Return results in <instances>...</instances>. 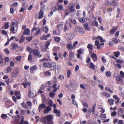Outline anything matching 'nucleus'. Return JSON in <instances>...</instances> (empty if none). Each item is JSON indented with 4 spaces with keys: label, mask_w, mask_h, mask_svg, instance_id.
<instances>
[{
    "label": "nucleus",
    "mask_w": 124,
    "mask_h": 124,
    "mask_svg": "<svg viewBox=\"0 0 124 124\" xmlns=\"http://www.w3.org/2000/svg\"><path fill=\"white\" fill-rule=\"evenodd\" d=\"M10 12L11 14H13L14 12V8L12 7L10 8Z\"/></svg>",
    "instance_id": "nucleus-52"
},
{
    "label": "nucleus",
    "mask_w": 124,
    "mask_h": 124,
    "mask_svg": "<svg viewBox=\"0 0 124 124\" xmlns=\"http://www.w3.org/2000/svg\"><path fill=\"white\" fill-rule=\"evenodd\" d=\"M53 117L51 115H49L46 116V119L47 122H45V124H53V122L52 121Z\"/></svg>",
    "instance_id": "nucleus-1"
},
{
    "label": "nucleus",
    "mask_w": 124,
    "mask_h": 124,
    "mask_svg": "<svg viewBox=\"0 0 124 124\" xmlns=\"http://www.w3.org/2000/svg\"><path fill=\"white\" fill-rule=\"evenodd\" d=\"M46 107L44 103H42L39 105L38 108L40 111L42 110L44 108H45Z\"/></svg>",
    "instance_id": "nucleus-17"
},
{
    "label": "nucleus",
    "mask_w": 124,
    "mask_h": 124,
    "mask_svg": "<svg viewBox=\"0 0 124 124\" xmlns=\"http://www.w3.org/2000/svg\"><path fill=\"white\" fill-rule=\"evenodd\" d=\"M114 100L112 99H110L108 100V102L110 105H113L114 104Z\"/></svg>",
    "instance_id": "nucleus-20"
},
{
    "label": "nucleus",
    "mask_w": 124,
    "mask_h": 124,
    "mask_svg": "<svg viewBox=\"0 0 124 124\" xmlns=\"http://www.w3.org/2000/svg\"><path fill=\"white\" fill-rule=\"evenodd\" d=\"M58 78L60 80H62L64 79V77L63 76L60 75L59 76Z\"/></svg>",
    "instance_id": "nucleus-60"
},
{
    "label": "nucleus",
    "mask_w": 124,
    "mask_h": 124,
    "mask_svg": "<svg viewBox=\"0 0 124 124\" xmlns=\"http://www.w3.org/2000/svg\"><path fill=\"white\" fill-rule=\"evenodd\" d=\"M40 39L42 40H46L47 39V38L46 35H43L42 36L40 37Z\"/></svg>",
    "instance_id": "nucleus-47"
},
{
    "label": "nucleus",
    "mask_w": 124,
    "mask_h": 124,
    "mask_svg": "<svg viewBox=\"0 0 124 124\" xmlns=\"http://www.w3.org/2000/svg\"><path fill=\"white\" fill-rule=\"evenodd\" d=\"M30 30L29 29L27 28L25 29L24 32V34L27 35H28L30 34Z\"/></svg>",
    "instance_id": "nucleus-18"
},
{
    "label": "nucleus",
    "mask_w": 124,
    "mask_h": 124,
    "mask_svg": "<svg viewBox=\"0 0 124 124\" xmlns=\"http://www.w3.org/2000/svg\"><path fill=\"white\" fill-rule=\"evenodd\" d=\"M26 103L28 106L31 108L32 106V104L31 102L30 101H28L26 102Z\"/></svg>",
    "instance_id": "nucleus-51"
},
{
    "label": "nucleus",
    "mask_w": 124,
    "mask_h": 124,
    "mask_svg": "<svg viewBox=\"0 0 124 124\" xmlns=\"http://www.w3.org/2000/svg\"><path fill=\"white\" fill-rule=\"evenodd\" d=\"M51 63L48 62H45L43 63V66L45 68H50Z\"/></svg>",
    "instance_id": "nucleus-13"
},
{
    "label": "nucleus",
    "mask_w": 124,
    "mask_h": 124,
    "mask_svg": "<svg viewBox=\"0 0 124 124\" xmlns=\"http://www.w3.org/2000/svg\"><path fill=\"white\" fill-rule=\"evenodd\" d=\"M54 39L56 41L59 42L60 40V39L59 37L56 36L54 38Z\"/></svg>",
    "instance_id": "nucleus-39"
},
{
    "label": "nucleus",
    "mask_w": 124,
    "mask_h": 124,
    "mask_svg": "<svg viewBox=\"0 0 124 124\" xmlns=\"http://www.w3.org/2000/svg\"><path fill=\"white\" fill-rule=\"evenodd\" d=\"M19 69L16 68L14 70L12 74V76L14 77H16L18 76L19 74Z\"/></svg>",
    "instance_id": "nucleus-3"
},
{
    "label": "nucleus",
    "mask_w": 124,
    "mask_h": 124,
    "mask_svg": "<svg viewBox=\"0 0 124 124\" xmlns=\"http://www.w3.org/2000/svg\"><path fill=\"white\" fill-rule=\"evenodd\" d=\"M24 118L22 116L19 124H23L24 123Z\"/></svg>",
    "instance_id": "nucleus-50"
},
{
    "label": "nucleus",
    "mask_w": 124,
    "mask_h": 124,
    "mask_svg": "<svg viewBox=\"0 0 124 124\" xmlns=\"http://www.w3.org/2000/svg\"><path fill=\"white\" fill-rule=\"evenodd\" d=\"M74 87L70 85L68 87V90L70 91H73L74 90Z\"/></svg>",
    "instance_id": "nucleus-55"
},
{
    "label": "nucleus",
    "mask_w": 124,
    "mask_h": 124,
    "mask_svg": "<svg viewBox=\"0 0 124 124\" xmlns=\"http://www.w3.org/2000/svg\"><path fill=\"white\" fill-rule=\"evenodd\" d=\"M12 69L11 67H8L6 70L7 73H8L10 72L11 71Z\"/></svg>",
    "instance_id": "nucleus-46"
},
{
    "label": "nucleus",
    "mask_w": 124,
    "mask_h": 124,
    "mask_svg": "<svg viewBox=\"0 0 124 124\" xmlns=\"http://www.w3.org/2000/svg\"><path fill=\"white\" fill-rule=\"evenodd\" d=\"M84 30L82 27H80L78 32H79L81 33H83Z\"/></svg>",
    "instance_id": "nucleus-37"
},
{
    "label": "nucleus",
    "mask_w": 124,
    "mask_h": 124,
    "mask_svg": "<svg viewBox=\"0 0 124 124\" xmlns=\"http://www.w3.org/2000/svg\"><path fill=\"white\" fill-rule=\"evenodd\" d=\"M5 85V83L3 82H0V91H1L2 90V87L1 86V85Z\"/></svg>",
    "instance_id": "nucleus-42"
},
{
    "label": "nucleus",
    "mask_w": 124,
    "mask_h": 124,
    "mask_svg": "<svg viewBox=\"0 0 124 124\" xmlns=\"http://www.w3.org/2000/svg\"><path fill=\"white\" fill-rule=\"evenodd\" d=\"M44 73L45 75L48 76H50L51 74V73L49 71H48L45 72Z\"/></svg>",
    "instance_id": "nucleus-64"
},
{
    "label": "nucleus",
    "mask_w": 124,
    "mask_h": 124,
    "mask_svg": "<svg viewBox=\"0 0 124 124\" xmlns=\"http://www.w3.org/2000/svg\"><path fill=\"white\" fill-rule=\"evenodd\" d=\"M95 65L92 62H90V68L92 69H94L95 68Z\"/></svg>",
    "instance_id": "nucleus-36"
},
{
    "label": "nucleus",
    "mask_w": 124,
    "mask_h": 124,
    "mask_svg": "<svg viewBox=\"0 0 124 124\" xmlns=\"http://www.w3.org/2000/svg\"><path fill=\"white\" fill-rule=\"evenodd\" d=\"M43 30L45 33H47L48 31V28L46 26H45L43 28Z\"/></svg>",
    "instance_id": "nucleus-35"
},
{
    "label": "nucleus",
    "mask_w": 124,
    "mask_h": 124,
    "mask_svg": "<svg viewBox=\"0 0 124 124\" xmlns=\"http://www.w3.org/2000/svg\"><path fill=\"white\" fill-rule=\"evenodd\" d=\"M53 101L51 100H49L48 102V105L51 108L52 106L53 105Z\"/></svg>",
    "instance_id": "nucleus-38"
},
{
    "label": "nucleus",
    "mask_w": 124,
    "mask_h": 124,
    "mask_svg": "<svg viewBox=\"0 0 124 124\" xmlns=\"http://www.w3.org/2000/svg\"><path fill=\"white\" fill-rule=\"evenodd\" d=\"M79 20L80 22L81 23H84L85 21V18L84 17H82L81 18H79Z\"/></svg>",
    "instance_id": "nucleus-34"
},
{
    "label": "nucleus",
    "mask_w": 124,
    "mask_h": 124,
    "mask_svg": "<svg viewBox=\"0 0 124 124\" xmlns=\"http://www.w3.org/2000/svg\"><path fill=\"white\" fill-rule=\"evenodd\" d=\"M83 106L85 108H87L88 107V104L85 102H83L82 103Z\"/></svg>",
    "instance_id": "nucleus-40"
},
{
    "label": "nucleus",
    "mask_w": 124,
    "mask_h": 124,
    "mask_svg": "<svg viewBox=\"0 0 124 124\" xmlns=\"http://www.w3.org/2000/svg\"><path fill=\"white\" fill-rule=\"evenodd\" d=\"M74 37L73 34L70 33H67L65 35V37L68 41H70Z\"/></svg>",
    "instance_id": "nucleus-2"
},
{
    "label": "nucleus",
    "mask_w": 124,
    "mask_h": 124,
    "mask_svg": "<svg viewBox=\"0 0 124 124\" xmlns=\"http://www.w3.org/2000/svg\"><path fill=\"white\" fill-rule=\"evenodd\" d=\"M27 84L30 86L31 85L30 82H24L22 83V85L25 88H26V87Z\"/></svg>",
    "instance_id": "nucleus-22"
},
{
    "label": "nucleus",
    "mask_w": 124,
    "mask_h": 124,
    "mask_svg": "<svg viewBox=\"0 0 124 124\" xmlns=\"http://www.w3.org/2000/svg\"><path fill=\"white\" fill-rule=\"evenodd\" d=\"M69 56L71 58H72L74 56V53L71 51L70 52Z\"/></svg>",
    "instance_id": "nucleus-54"
},
{
    "label": "nucleus",
    "mask_w": 124,
    "mask_h": 124,
    "mask_svg": "<svg viewBox=\"0 0 124 124\" xmlns=\"http://www.w3.org/2000/svg\"><path fill=\"white\" fill-rule=\"evenodd\" d=\"M57 85V84H54L53 85L52 87L54 88V89L53 90V91L54 92H55L57 90V88L56 87Z\"/></svg>",
    "instance_id": "nucleus-32"
},
{
    "label": "nucleus",
    "mask_w": 124,
    "mask_h": 124,
    "mask_svg": "<svg viewBox=\"0 0 124 124\" xmlns=\"http://www.w3.org/2000/svg\"><path fill=\"white\" fill-rule=\"evenodd\" d=\"M18 45L16 43L13 42L11 44V49L12 50H14L18 48Z\"/></svg>",
    "instance_id": "nucleus-6"
},
{
    "label": "nucleus",
    "mask_w": 124,
    "mask_h": 124,
    "mask_svg": "<svg viewBox=\"0 0 124 124\" xmlns=\"http://www.w3.org/2000/svg\"><path fill=\"white\" fill-rule=\"evenodd\" d=\"M116 62L119 63H123V62L121 60L117 59L116 61Z\"/></svg>",
    "instance_id": "nucleus-63"
},
{
    "label": "nucleus",
    "mask_w": 124,
    "mask_h": 124,
    "mask_svg": "<svg viewBox=\"0 0 124 124\" xmlns=\"http://www.w3.org/2000/svg\"><path fill=\"white\" fill-rule=\"evenodd\" d=\"M51 110L52 108L50 107L47 106V107H46L45 108L44 110V113L45 114H47Z\"/></svg>",
    "instance_id": "nucleus-11"
},
{
    "label": "nucleus",
    "mask_w": 124,
    "mask_h": 124,
    "mask_svg": "<svg viewBox=\"0 0 124 124\" xmlns=\"http://www.w3.org/2000/svg\"><path fill=\"white\" fill-rule=\"evenodd\" d=\"M83 26L85 29L86 31H91V27L88 26V23H85L83 25Z\"/></svg>",
    "instance_id": "nucleus-7"
},
{
    "label": "nucleus",
    "mask_w": 124,
    "mask_h": 124,
    "mask_svg": "<svg viewBox=\"0 0 124 124\" xmlns=\"http://www.w3.org/2000/svg\"><path fill=\"white\" fill-rule=\"evenodd\" d=\"M93 46L91 44H89L88 45L87 47L89 49L91 50H92L93 49Z\"/></svg>",
    "instance_id": "nucleus-44"
},
{
    "label": "nucleus",
    "mask_w": 124,
    "mask_h": 124,
    "mask_svg": "<svg viewBox=\"0 0 124 124\" xmlns=\"http://www.w3.org/2000/svg\"><path fill=\"white\" fill-rule=\"evenodd\" d=\"M113 53L115 56L116 57H118L120 54V52L119 51L117 52H114Z\"/></svg>",
    "instance_id": "nucleus-28"
},
{
    "label": "nucleus",
    "mask_w": 124,
    "mask_h": 124,
    "mask_svg": "<svg viewBox=\"0 0 124 124\" xmlns=\"http://www.w3.org/2000/svg\"><path fill=\"white\" fill-rule=\"evenodd\" d=\"M72 23L73 24H75L76 23V20L74 19H73L72 18H70V19Z\"/></svg>",
    "instance_id": "nucleus-56"
},
{
    "label": "nucleus",
    "mask_w": 124,
    "mask_h": 124,
    "mask_svg": "<svg viewBox=\"0 0 124 124\" xmlns=\"http://www.w3.org/2000/svg\"><path fill=\"white\" fill-rule=\"evenodd\" d=\"M74 7L73 5H71L69 7L70 10L71 11L73 12L75 10V9L74 8Z\"/></svg>",
    "instance_id": "nucleus-58"
},
{
    "label": "nucleus",
    "mask_w": 124,
    "mask_h": 124,
    "mask_svg": "<svg viewBox=\"0 0 124 124\" xmlns=\"http://www.w3.org/2000/svg\"><path fill=\"white\" fill-rule=\"evenodd\" d=\"M123 113V111L122 108H119L118 111V113L119 115L121 116Z\"/></svg>",
    "instance_id": "nucleus-30"
},
{
    "label": "nucleus",
    "mask_w": 124,
    "mask_h": 124,
    "mask_svg": "<svg viewBox=\"0 0 124 124\" xmlns=\"http://www.w3.org/2000/svg\"><path fill=\"white\" fill-rule=\"evenodd\" d=\"M71 74V71L69 70H67V77L68 78H69Z\"/></svg>",
    "instance_id": "nucleus-43"
},
{
    "label": "nucleus",
    "mask_w": 124,
    "mask_h": 124,
    "mask_svg": "<svg viewBox=\"0 0 124 124\" xmlns=\"http://www.w3.org/2000/svg\"><path fill=\"white\" fill-rule=\"evenodd\" d=\"M106 75L108 77H110L111 76L110 72L109 71H108L106 73Z\"/></svg>",
    "instance_id": "nucleus-53"
},
{
    "label": "nucleus",
    "mask_w": 124,
    "mask_h": 124,
    "mask_svg": "<svg viewBox=\"0 0 124 124\" xmlns=\"http://www.w3.org/2000/svg\"><path fill=\"white\" fill-rule=\"evenodd\" d=\"M4 27L6 29H7L9 27V23L6 22L4 24Z\"/></svg>",
    "instance_id": "nucleus-48"
},
{
    "label": "nucleus",
    "mask_w": 124,
    "mask_h": 124,
    "mask_svg": "<svg viewBox=\"0 0 124 124\" xmlns=\"http://www.w3.org/2000/svg\"><path fill=\"white\" fill-rule=\"evenodd\" d=\"M116 81H121L122 79V77L120 75H117L116 77Z\"/></svg>",
    "instance_id": "nucleus-27"
},
{
    "label": "nucleus",
    "mask_w": 124,
    "mask_h": 124,
    "mask_svg": "<svg viewBox=\"0 0 124 124\" xmlns=\"http://www.w3.org/2000/svg\"><path fill=\"white\" fill-rule=\"evenodd\" d=\"M78 43V42L77 41H75V42H74L73 43V46L74 48H75V47L77 45Z\"/></svg>",
    "instance_id": "nucleus-62"
},
{
    "label": "nucleus",
    "mask_w": 124,
    "mask_h": 124,
    "mask_svg": "<svg viewBox=\"0 0 124 124\" xmlns=\"http://www.w3.org/2000/svg\"><path fill=\"white\" fill-rule=\"evenodd\" d=\"M117 112L116 111H114L112 112L111 113V115L112 116H116V115Z\"/></svg>",
    "instance_id": "nucleus-61"
},
{
    "label": "nucleus",
    "mask_w": 124,
    "mask_h": 124,
    "mask_svg": "<svg viewBox=\"0 0 124 124\" xmlns=\"http://www.w3.org/2000/svg\"><path fill=\"white\" fill-rule=\"evenodd\" d=\"M44 15V12L42 10H40L38 18L41 19L43 17Z\"/></svg>",
    "instance_id": "nucleus-16"
},
{
    "label": "nucleus",
    "mask_w": 124,
    "mask_h": 124,
    "mask_svg": "<svg viewBox=\"0 0 124 124\" xmlns=\"http://www.w3.org/2000/svg\"><path fill=\"white\" fill-rule=\"evenodd\" d=\"M52 81L53 82V83H55L57 82L56 77L55 76H54V78L52 80Z\"/></svg>",
    "instance_id": "nucleus-57"
},
{
    "label": "nucleus",
    "mask_w": 124,
    "mask_h": 124,
    "mask_svg": "<svg viewBox=\"0 0 124 124\" xmlns=\"http://www.w3.org/2000/svg\"><path fill=\"white\" fill-rule=\"evenodd\" d=\"M63 23H61L58 24L57 27L59 30L63 28L64 26Z\"/></svg>",
    "instance_id": "nucleus-21"
},
{
    "label": "nucleus",
    "mask_w": 124,
    "mask_h": 124,
    "mask_svg": "<svg viewBox=\"0 0 124 124\" xmlns=\"http://www.w3.org/2000/svg\"><path fill=\"white\" fill-rule=\"evenodd\" d=\"M97 39L100 40V42H104L105 41V40H104L101 37L99 36L97 37Z\"/></svg>",
    "instance_id": "nucleus-33"
},
{
    "label": "nucleus",
    "mask_w": 124,
    "mask_h": 124,
    "mask_svg": "<svg viewBox=\"0 0 124 124\" xmlns=\"http://www.w3.org/2000/svg\"><path fill=\"white\" fill-rule=\"evenodd\" d=\"M96 104L94 103L91 109V111L93 114H94L95 112V108H96Z\"/></svg>",
    "instance_id": "nucleus-25"
},
{
    "label": "nucleus",
    "mask_w": 124,
    "mask_h": 124,
    "mask_svg": "<svg viewBox=\"0 0 124 124\" xmlns=\"http://www.w3.org/2000/svg\"><path fill=\"white\" fill-rule=\"evenodd\" d=\"M91 56L94 61L95 62L97 60V57L96 54L94 53L92 54H91Z\"/></svg>",
    "instance_id": "nucleus-12"
},
{
    "label": "nucleus",
    "mask_w": 124,
    "mask_h": 124,
    "mask_svg": "<svg viewBox=\"0 0 124 124\" xmlns=\"http://www.w3.org/2000/svg\"><path fill=\"white\" fill-rule=\"evenodd\" d=\"M14 95H21V94L20 91H15L14 92Z\"/></svg>",
    "instance_id": "nucleus-41"
},
{
    "label": "nucleus",
    "mask_w": 124,
    "mask_h": 124,
    "mask_svg": "<svg viewBox=\"0 0 124 124\" xmlns=\"http://www.w3.org/2000/svg\"><path fill=\"white\" fill-rule=\"evenodd\" d=\"M100 117L102 120H104L106 118V115L105 114L101 113L100 115Z\"/></svg>",
    "instance_id": "nucleus-19"
},
{
    "label": "nucleus",
    "mask_w": 124,
    "mask_h": 124,
    "mask_svg": "<svg viewBox=\"0 0 124 124\" xmlns=\"http://www.w3.org/2000/svg\"><path fill=\"white\" fill-rule=\"evenodd\" d=\"M36 95L35 92L32 90H30L29 92L28 95L30 98H33Z\"/></svg>",
    "instance_id": "nucleus-4"
},
{
    "label": "nucleus",
    "mask_w": 124,
    "mask_h": 124,
    "mask_svg": "<svg viewBox=\"0 0 124 124\" xmlns=\"http://www.w3.org/2000/svg\"><path fill=\"white\" fill-rule=\"evenodd\" d=\"M32 53L33 54L38 57H41L42 55L40 54V52L37 49H34L32 51Z\"/></svg>",
    "instance_id": "nucleus-5"
},
{
    "label": "nucleus",
    "mask_w": 124,
    "mask_h": 124,
    "mask_svg": "<svg viewBox=\"0 0 124 124\" xmlns=\"http://www.w3.org/2000/svg\"><path fill=\"white\" fill-rule=\"evenodd\" d=\"M50 67L51 69L53 70L55 69V68L56 67V63L54 62H53L51 64Z\"/></svg>",
    "instance_id": "nucleus-24"
},
{
    "label": "nucleus",
    "mask_w": 124,
    "mask_h": 124,
    "mask_svg": "<svg viewBox=\"0 0 124 124\" xmlns=\"http://www.w3.org/2000/svg\"><path fill=\"white\" fill-rule=\"evenodd\" d=\"M66 48L69 50H72L74 48L73 45L70 42H69L68 44L67 45Z\"/></svg>",
    "instance_id": "nucleus-8"
},
{
    "label": "nucleus",
    "mask_w": 124,
    "mask_h": 124,
    "mask_svg": "<svg viewBox=\"0 0 124 124\" xmlns=\"http://www.w3.org/2000/svg\"><path fill=\"white\" fill-rule=\"evenodd\" d=\"M32 31H36L35 34L37 35H38L40 32V30L39 29H37L36 27H33Z\"/></svg>",
    "instance_id": "nucleus-15"
},
{
    "label": "nucleus",
    "mask_w": 124,
    "mask_h": 124,
    "mask_svg": "<svg viewBox=\"0 0 124 124\" xmlns=\"http://www.w3.org/2000/svg\"><path fill=\"white\" fill-rule=\"evenodd\" d=\"M57 9L59 11L61 10L63 11L64 10L63 7L62 5L58 4L57 5Z\"/></svg>",
    "instance_id": "nucleus-23"
},
{
    "label": "nucleus",
    "mask_w": 124,
    "mask_h": 124,
    "mask_svg": "<svg viewBox=\"0 0 124 124\" xmlns=\"http://www.w3.org/2000/svg\"><path fill=\"white\" fill-rule=\"evenodd\" d=\"M116 28H114L109 31V33L110 34H113L116 31Z\"/></svg>",
    "instance_id": "nucleus-29"
},
{
    "label": "nucleus",
    "mask_w": 124,
    "mask_h": 124,
    "mask_svg": "<svg viewBox=\"0 0 124 124\" xmlns=\"http://www.w3.org/2000/svg\"><path fill=\"white\" fill-rule=\"evenodd\" d=\"M15 23L13 22L11 24H10V26L11 27L10 30L11 31L13 32L14 31L15 29Z\"/></svg>",
    "instance_id": "nucleus-14"
},
{
    "label": "nucleus",
    "mask_w": 124,
    "mask_h": 124,
    "mask_svg": "<svg viewBox=\"0 0 124 124\" xmlns=\"http://www.w3.org/2000/svg\"><path fill=\"white\" fill-rule=\"evenodd\" d=\"M37 69V67L36 65H34L31 67L30 69V72L31 73L33 74L34 73V71L36 70Z\"/></svg>",
    "instance_id": "nucleus-9"
},
{
    "label": "nucleus",
    "mask_w": 124,
    "mask_h": 124,
    "mask_svg": "<svg viewBox=\"0 0 124 124\" xmlns=\"http://www.w3.org/2000/svg\"><path fill=\"white\" fill-rule=\"evenodd\" d=\"M50 41H47L46 42L45 45V48H48V46L50 44Z\"/></svg>",
    "instance_id": "nucleus-45"
},
{
    "label": "nucleus",
    "mask_w": 124,
    "mask_h": 124,
    "mask_svg": "<svg viewBox=\"0 0 124 124\" xmlns=\"http://www.w3.org/2000/svg\"><path fill=\"white\" fill-rule=\"evenodd\" d=\"M102 95L103 96H106L108 98H109L110 97V94L106 92H103L102 93Z\"/></svg>",
    "instance_id": "nucleus-31"
},
{
    "label": "nucleus",
    "mask_w": 124,
    "mask_h": 124,
    "mask_svg": "<svg viewBox=\"0 0 124 124\" xmlns=\"http://www.w3.org/2000/svg\"><path fill=\"white\" fill-rule=\"evenodd\" d=\"M1 117L2 119H5L7 117V116L5 114H2L1 115Z\"/></svg>",
    "instance_id": "nucleus-59"
},
{
    "label": "nucleus",
    "mask_w": 124,
    "mask_h": 124,
    "mask_svg": "<svg viewBox=\"0 0 124 124\" xmlns=\"http://www.w3.org/2000/svg\"><path fill=\"white\" fill-rule=\"evenodd\" d=\"M22 107L25 109L28 108V107L26 104L24 102H23L21 104Z\"/></svg>",
    "instance_id": "nucleus-26"
},
{
    "label": "nucleus",
    "mask_w": 124,
    "mask_h": 124,
    "mask_svg": "<svg viewBox=\"0 0 124 124\" xmlns=\"http://www.w3.org/2000/svg\"><path fill=\"white\" fill-rule=\"evenodd\" d=\"M49 95L50 97L51 98H53L55 96V93L53 92L50 93Z\"/></svg>",
    "instance_id": "nucleus-49"
},
{
    "label": "nucleus",
    "mask_w": 124,
    "mask_h": 124,
    "mask_svg": "<svg viewBox=\"0 0 124 124\" xmlns=\"http://www.w3.org/2000/svg\"><path fill=\"white\" fill-rule=\"evenodd\" d=\"M53 111L54 113L56 114V115H57V116L59 117L60 116V112L59 110H57L56 109H54L53 110Z\"/></svg>",
    "instance_id": "nucleus-10"
}]
</instances>
